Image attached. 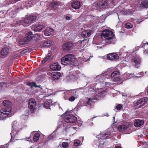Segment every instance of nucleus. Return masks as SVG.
<instances>
[{
    "label": "nucleus",
    "instance_id": "09e8293b",
    "mask_svg": "<svg viewBox=\"0 0 148 148\" xmlns=\"http://www.w3.org/2000/svg\"><path fill=\"white\" fill-rule=\"evenodd\" d=\"M103 93L102 92V93H100L98 94L96 96V99H99V97H98L99 96H100L101 95V94H103Z\"/></svg>",
    "mask_w": 148,
    "mask_h": 148
},
{
    "label": "nucleus",
    "instance_id": "774afa93",
    "mask_svg": "<svg viewBox=\"0 0 148 148\" xmlns=\"http://www.w3.org/2000/svg\"><path fill=\"white\" fill-rule=\"evenodd\" d=\"M147 15H148V13H147Z\"/></svg>",
    "mask_w": 148,
    "mask_h": 148
},
{
    "label": "nucleus",
    "instance_id": "473e14b6",
    "mask_svg": "<svg viewBox=\"0 0 148 148\" xmlns=\"http://www.w3.org/2000/svg\"><path fill=\"white\" fill-rule=\"evenodd\" d=\"M40 91L44 93V94H46L48 93V88H46L45 87H42L40 88Z\"/></svg>",
    "mask_w": 148,
    "mask_h": 148
},
{
    "label": "nucleus",
    "instance_id": "f704fd0d",
    "mask_svg": "<svg viewBox=\"0 0 148 148\" xmlns=\"http://www.w3.org/2000/svg\"><path fill=\"white\" fill-rule=\"evenodd\" d=\"M28 17L30 21H31V23L33 22L36 19V17L35 16L30 15Z\"/></svg>",
    "mask_w": 148,
    "mask_h": 148
},
{
    "label": "nucleus",
    "instance_id": "bf43d9fd",
    "mask_svg": "<svg viewBox=\"0 0 148 148\" xmlns=\"http://www.w3.org/2000/svg\"><path fill=\"white\" fill-rule=\"evenodd\" d=\"M26 139L27 141H29V138H26V139Z\"/></svg>",
    "mask_w": 148,
    "mask_h": 148
},
{
    "label": "nucleus",
    "instance_id": "423d86ee",
    "mask_svg": "<svg viewBox=\"0 0 148 148\" xmlns=\"http://www.w3.org/2000/svg\"><path fill=\"white\" fill-rule=\"evenodd\" d=\"M32 33L29 32L26 34L25 37L22 39L19 40V44L21 45H24L29 42L32 39Z\"/></svg>",
    "mask_w": 148,
    "mask_h": 148
},
{
    "label": "nucleus",
    "instance_id": "052dcab7",
    "mask_svg": "<svg viewBox=\"0 0 148 148\" xmlns=\"http://www.w3.org/2000/svg\"><path fill=\"white\" fill-rule=\"evenodd\" d=\"M84 61H87V60H89V58H88V60H84Z\"/></svg>",
    "mask_w": 148,
    "mask_h": 148
},
{
    "label": "nucleus",
    "instance_id": "69168bd1",
    "mask_svg": "<svg viewBox=\"0 0 148 148\" xmlns=\"http://www.w3.org/2000/svg\"><path fill=\"white\" fill-rule=\"evenodd\" d=\"M29 148H32V147L31 146Z\"/></svg>",
    "mask_w": 148,
    "mask_h": 148
},
{
    "label": "nucleus",
    "instance_id": "a19ab883",
    "mask_svg": "<svg viewBox=\"0 0 148 148\" xmlns=\"http://www.w3.org/2000/svg\"><path fill=\"white\" fill-rule=\"evenodd\" d=\"M68 144L67 143L64 142L62 144V147L65 148H66L68 147Z\"/></svg>",
    "mask_w": 148,
    "mask_h": 148
},
{
    "label": "nucleus",
    "instance_id": "79ce46f5",
    "mask_svg": "<svg viewBox=\"0 0 148 148\" xmlns=\"http://www.w3.org/2000/svg\"><path fill=\"white\" fill-rule=\"evenodd\" d=\"M77 98L74 96H72L69 98V100L70 101H73Z\"/></svg>",
    "mask_w": 148,
    "mask_h": 148
},
{
    "label": "nucleus",
    "instance_id": "9b49d317",
    "mask_svg": "<svg viewBox=\"0 0 148 148\" xmlns=\"http://www.w3.org/2000/svg\"><path fill=\"white\" fill-rule=\"evenodd\" d=\"M45 27V26L40 24L33 25L32 27V29L34 31L38 32L44 28Z\"/></svg>",
    "mask_w": 148,
    "mask_h": 148
},
{
    "label": "nucleus",
    "instance_id": "393cba45",
    "mask_svg": "<svg viewBox=\"0 0 148 148\" xmlns=\"http://www.w3.org/2000/svg\"><path fill=\"white\" fill-rule=\"evenodd\" d=\"M9 49L7 47L3 48L1 51V54L2 55L6 56L9 53Z\"/></svg>",
    "mask_w": 148,
    "mask_h": 148
},
{
    "label": "nucleus",
    "instance_id": "4be33fe9",
    "mask_svg": "<svg viewBox=\"0 0 148 148\" xmlns=\"http://www.w3.org/2000/svg\"><path fill=\"white\" fill-rule=\"evenodd\" d=\"M91 33L92 32L90 30H85L82 32V36L83 37H88L91 35Z\"/></svg>",
    "mask_w": 148,
    "mask_h": 148
},
{
    "label": "nucleus",
    "instance_id": "4468645a",
    "mask_svg": "<svg viewBox=\"0 0 148 148\" xmlns=\"http://www.w3.org/2000/svg\"><path fill=\"white\" fill-rule=\"evenodd\" d=\"M132 61L134 63L135 66L138 68L141 63V59L139 57H135L132 60Z\"/></svg>",
    "mask_w": 148,
    "mask_h": 148
},
{
    "label": "nucleus",
    "instance_id": "f3484780",
    "mask_svg": "<svg viewBox=\"0 0 148 148\" xmlns=\"http://www.w3.org/2000/svg\"><path fill=\"white\" fill-rule=\"evenodd\" d=\"M51 69L53 71L59 70L61 68L60 66L58 63H55L50 65Z\"/></svg>",
    "mask_w": 148,
    "mask_h": 148
},
{
    "label": "nucleus",
    "instance_id": "0eeeda50",
    "mask_svg": "<svg viewBox=\"0 0 148 148\" xmlns=\"http://www.w3.org/2000/svg\"><path fill=\"white\" fill-rule=\"evenodd\" d=\"M111 133L109 131H105L101 132L98 135L96 138L99 139L104 140L108 139V137L110 135Z\"/></svg>",
    "mask_w": 148,
    "mask_h": 148
},
{
    "label": "nucleus",
    "instance_id": "37998d69",
    "mask_svg": "<svg viewBox=\"0 0 148 148\" xmlns=\"http://www.w3.org/2000/svg\"><path fill=\"white\" fill-rule=\"evenodd\" d=\"M20 32V31L18 29H15L13 31V34L15 35L16 34L19 33Z\"/></svg>",
    "mask_w": 148,
    "mask_h": 148
},
{
    "label": "nucleus",
    "instance_id": "a18cd8bd",
    "mask_svg": "<svg viewBox=\"0 0 148 148\" xmlns=\"http://www.w3.org/2000/svg\"><path fill=\"white\" fill-rule=\"evenodd\" d=\"M122 108V106L121 104H119L116 106V108L118 110H120Z\"/></svg>",
    "mask_w": 148,
    "mask_h": 148
},
{
    "label": "nucleus",
    "instance_id": "f8f14e48",
    "mask_svg": "<svg viewBox=\"0 0 148 148\" xmlns=\"http://www.w3.org/2000/svg\"><path fill=\"white\" fill-rule=\"evenodd\" d=\"M107 57L108 59L111 60H116L119 58L118 55L114 53H110L108 54Z\"/></svg>",
    "mask_w": 148,
    "mask_h": 148
},
{
    "label": "nucleus",
    "instance_id": "e2e57ef3",
    "mask_svg": "<svg viewBox=\"0 0 148 148\" xmlns=\"http://www.w3.org/2000/svg\"><path fill=\"white\" fill-rule=\"evenodd\" d=\"M114 118H115L114 116L113 117V119H114Z\"/></svg>",
    "mask_w": 148,
    "mask_h": 148
},
{
    "label": "nucleus",
    "instance_id": "8fccbe9b",
    "mask_svg": "<svg viewBox=\"0 0 148 148\" xmlns=\"http://www.w3.org/2000/svg\"><path fill=\"white\" fill-rule=\"evenodd\" d=\"M128 75H129V76L127 77L128 78H130L133 77V74H129Z\"/></svg>",
    "mask_w": 148,
    "mask_h": 148
},
{
    "label": "nucleus",
    "instance_id": "2eb2a0df",
    "mask_svg": "<svg viewBox=\"0 0 148 148\" xmlns=\"http://www.w3.org/2000/svg\"><path fill=\"white\" fill-rule=\"evenodd\" d=\"M108 3L106 1H101L97 3V7L100 8V9H104L106 8L108 6Z\"/></svg>",
    "mask_w": 148,
    "mask_h": 148
},
{
    "label": "nucleus",
    "instance_id": "c756f323",
    "mask_svg": "<svg viewBox=\"0 0 148 148\" xmlns=\"http://www.w3.org/2000/svg\"><path fill=\"white\" fill-rule=\"evenodd\" d=\"M140 5L141 8L146 7L148 5V1L146 0H143Z\"/></svg>",
    "mask_w": 148,
    "mask_h": 148
},
{
    "label": "nucleus",
    "instance_id": "aec40b11",
    "mask_svg": "<svg viewBox=\"0 0 148 148\" xmlns=\"http://www.w3.org/2000/svg\"><path fill=\"white\" fill-rule=\"evenodd\" d=\"M144 122L143 120L137 119L134 122V125L136 127H139L142 125Z\"/></svg>",
    "mask_w": 148,
    "mask_h": 148
},
{
    "label": "nucleus",
    "instance_id": "49530a36",
    "mask_svg": "<svg viewBox=\"0 0 148 148\" xmlns=\"http://www.w3.org/2000/svg\"><path fill=\"white\" fill-rule=\"evenodd\" d=\"M53 72L51 71H49L47 72V74L51 77L53 75Z\"/></svg>",
    "mask_w": 148,
    "mask_h": 148
},
{
    "label": "nucleus",
    "instance_id": "7ed1b4c3",
    "mask_svg": "<svg viewBox=\"0 0 148 148\" xmlns=\"http://www.w3.org/2000/svg\"><path fill=\"white\" fill-rule=\"evenodd\" d=\"M21 127L22 125L19 124L16 121H14L12 123V132L10 133L11 138L10 141H12V139L14 138L15 135L17 133V131H18V129H21Z\"/></svg>",
    "mask_w": 148,
    "mask_h": 148
},
{
    "label": "nucleus",
    "instance_id": "39448f33",
    "mask_svg": "<svg viewBox=\"0 0 148 148\" xmlns=\"http://www.w3.org/2000/svg\"><path fill=\"white\" fill-rule=\"evenodd\" d=\"M63 116L64 121L67 123H73L75 122L77 120V118L69 112H66Z\"/></svg>",
    "mask_w": 148,
    "mask_h": 148
},
{
    "label": "nucleus",
    "instance_id": "20e7f679",
    "mask_svg": "<svg viewBox=\"0 0 148 148\" xmlns=\"http://www.w3.org/2000/svg\"><path fill=\"white\" fill-rule=\"evenodd\" d=\"M76 58L72 54L66 55L63 57L61 60V63L63 65L70 64L75 61Z\"/></svg>",
    "mask_w": 148,
    "mask_h": 148
},
{
    "label": "nucleus",
    "instance_id": "680f3d73",
    "mask_svg": "<svg viewBox=\"0 0 148 148\" xmlns=\"http://www.w3.org/2000/svg\"><path fill=\"white\" fill-rule=\"evenodd\" d=\"M26 92L28 94H31L30 92H28L27 91H26Z\"/></svg>",
    "mask_w": 148,
    "mask_h": 148
},
{
    "label": "nucleus",
    "instance_id": "ea45409f",
    "mask_svg": "<svg viewBox=\"0 0 148 148\" xmlns=\"http://www.w3.org/2000/svg\"><path fill=\"white\" fill-rule=\"evenodd\" d=\"M104 77L103 75H101L100 76H97L96 77L95 79H98V80H99L100 81H101V80H102L103 79V78H104Z\"/></svg>",
    "mask_w": 148,
    "mask_h": 148
},
{
    "label": "nucleus",
    "instance_id": "4c0bfd02",
    "mask_svg": "<svg viewBox=\"0 0 148 148\" xmlns=\"http://www.w3.org/2000/svg\"><path fill=\"white\" fill-rule=\"evenodd\" d=\"M81 143L80 140H74V145L75 146H77L79 145Z\"/></svg>",
    "mask_w": 148,
    "mask_h": 148
},
{
    "label": "nucleus",
    "instance_id": "5fc2aeb1",
    "mask_svg": "<svg viewBox=\"0 0 148 148\" xmlns=\"http://www.w3.org/2000/svg\"><path fill=\"white\" fill-rule=\"evenodd\" d=\"M125 46L123 48L121 49L120 51L121 52L123 51L124 50L123 48H125Z\"/></svg>",
    "mask_w": 148,
    "mask_h": 148
},
{
    "label": "nucleus",
    "instance_id": "de8ad7c7",
    "mask_svg": "<svg viewBox=\"0 0 148 148\" xmlns=\"http://www.w3.org/2000/svg\"><path fill=\"white\" fill-rule=\"evenodd\" d=\"M92 101H91V99L89 98L88 99V101L87 102V104L88 105H91V103Z\"/></svg>",
    "mask_w": 148,
    "mask_h": 148
},
{
    "label": "nucleus",
    "instance_id": "72a5a7b5",
    "mask_svg": "<svg viewBox=\"0 0 148 148\" xmlns=\"http://www.w3.org/2000/svg\"><path fill=\"white\" fill-rule=\"evenodd\" d=\"M40 135L38 133H36L33 137V140L34 142H37L39 139Z\"/></svg>",
    "mask_w": 148,
    "mask_h": 148
},
{
    "label": "nucleus",
    "instance_id": "6e6552de",
    "mask_svg": "<svg viewBox=\"0 0 148 148\" xmlns=\"http://www.w3.org/2000/svg\"><path fill=\"white\" fill-rule=\"evenodd\" d=\"M31 23V21H30L28 16L25 18L23 20L18 21L16 22V23L17 25H22L24 26H28Z\"/></svg>",
    "mask_w": 148,
    "mask_h": 148
},
{
    "label": "nucleus",
    "instance_id": "f03ea898",
    "mask_svg": "<svg viewBox=\"0 0 148 148\" xmlns=\"http://www.w3.org/2000/svg\"><path fill=\"white\" fill-rule=\"evenodd\" d=\"M102 36L105 38V41L107 44H110L113 42L114 40V34L111 31L106 29L102 33Z\"/></svg>",
    "mask_w": 148,
    "mask_h": 148
},
{
    "label": "nucleus",
    "instance_id": "bb28decb",
    "mask_svg": "<svg viewBox=\"0 0 148 148\" xmlns=\"http://www.w3.org/2000/svg\"><path fill=\"white\" fill-rule=\"evenodd\" d=\"M52 42L51 40H47L44 42L41 45L42 47H47L51 45Z\"/></svg>",
    "mask_w": 148,
    "mask_h": 148
},
{
    "label": "nucleus",
    "instance_id": "c9c22d12",
    "mask_svg": "<svg viewBox=\"0 0 148 148\" xmlns=\"http://www.w3.org/2000/svg\"><path fill=\"white\" fill-rule=\"evenodd\" d=\"M88 42V41L86 39H84V40H82L80 42V43H81V47L82 48H83L84 47H85V44H86V43Z\"/></svg>",
    "mask_w": 148,
    "mask_h": 148
},
{
    "label": "nucleus",
    "instance_id": "ddd939ff",
    "mask_svg": "<svg viewBox=\"0 0 148 148\" xmlns=\"http://www.w3.org/2000/svg\"><path fill=\"white\" fill-rule=\"evenodd\" d=\"M73 45L71 43L68 42L64 43L62 46L64 50L67 51L70 50L72 47Z\"/></svg>",
    "mask_w": 148,
    "mask_h": 148
},
{
    "label": "nucleus",
    "instance_id": "9d476101",
    "mask_svg": "<svg viewBox=\"0 0 148 148\" xmlns=\"http://www.w3.org/2000/svg\"><path fill=\"white\" fill-rule=\"evenodd\" d=\"M29 107L31 109L32 112L35 109L36 105V101L33 98L30 99L29 101Z\"/></svg>",
    "mask_w": 148,
    "mask_h": 148
},
{
    "label": "nucleus",
    "instance_id": "338daca9",
    "mask_svg": "<svg viewBox=\"0 0 148 148\" xmlns=\"http://www.w3.org/2000/svg\"><path fill=\"white\" fill-rule=\"evenodd\" d=\"M23 139H21V140H23Z\"/></svg>",
    "mask_w": 148,
    "mask_h": 148
},
{
    "label": "nucleus",
    "instance_id": "412c9836",
    "mask_svg": "<svg viewBox=\"0 0 148 148\" xmlns=\"http://www.w3.org/2000/svg\"><path fill=\"white\" fill-rule=\"evenodd\" d=\"M72 7L75 9H78L81 6L80 2L78 1H74L71 3Z\"/></svg>",
    "mask_w": 148,
    "mask_h": 148
},
{
    "label": "nucleus",
    "instance_id": "3c124183",
    "mask_svg": "<svg viewBox=\"0 0 148 148\" xmlns=\"http://www.w3.org/2000/svg\"><path fill=\"white\" fill-rule=\"evenodd\" d=\"M103 82H104V81H103ZM104 83L106 84V86H109L111 84V83L109 82H104Z\"/></svg>",
    "mask_w": 148,
    "mask_h": 148
},
{
    "label": "nucleus",
    "instance_id": "2f4dec72",
    "mask_svg": "<svg viewBox=\"0 0 148 148\" xmlns=\"http://www.w3.org/2000/svg\"><path fill=\"white\" fill-rule=\"evenodd\" d=\"M42 35L36 34H34L33 36L34 38L36 40H39L42 39Z\"/></svg>",
    "mask_w": 148,
    "mask_h": 148
},
{
    "label": "nucleus",
    "instance_id": "603ef678",
    "mask_svg": "<svg viewBox=\"0 0 148 148\" xmlns=\"http://www.w3.org/2000/svg\"><path fill=\"white\" fill-rule=\"evenodd\" d=\"M71 17L70 16H66V19L68 20H70V19Z\"/></svg>",
    "mask_w": 148,
    "mask_h": 148
},
{
    "label": "nucleus",
    "instance_id": "4d7b16f0",
    "mask_svg": "<svg viewBox=\"0 0 148 148\" xmlns=\"http://www.w3.org/2000/svg\"><path fill=\"white\" fill-rule=\"evenodd\" d=\"M115 148H121V147L119 146H115Z\"/></svg>",
    "mask_w": 148,
    "mask_h": 148
},
{
    "label": "nucleus",
    "instance_id": "58836bf2",
    "mask_svg": "<svg viewBox=\"0 0 148 148\" xmlns=\"http://www.w3.org/2000/svg\"><path fill=\"white\" fill-rule=\"evenodd\" d=\"M125 27L127 29H130L133 27L132 25L129 23H126L125 25Z\"/></svg>",
    "mask_w": 148,
    "mask_h": 148
},
{
    "label": "nucleus",
    "instance_id": "6ab92c4d",
    "mask_svg": "<svg viewBox=\"0 0 148 148\" xmlns=\"http://www.w3.org/2000/svg\"><path fill=\"white\" fill-rule=\"evenodd\" d=\"M53 56L52 55L51 53H48L47 56L41 61V62L42 63H44L47 61H49L51 60Z\"/></svg>",
    "mask_w": 148,
    "mask_h": 148
},
{
    "label": "nucleus",
    "instance_id": "1a4fd4ad",
    "mask_svg": "<svg viewBox=\"0 0 148 148\" xmlns=\"http://www.w3.org/2000/svg\"><path fill=\"white\" fill-rule=\"evenodd\" d=\"M147 99V98L145 97L142 98L134 104V106L137 107V108H140L141 106H143L146 103Z\"/></svg>",
    "mask_w": 148,
    "mask_h": 148
},
{
    "label": "nucleus",
    "instance_id": "c03bdc74",
    "mask_svg": "<svg viewBox=\"0 0 148 148\" xmlns=\"http://www.w3.org/2000/svg\"><path fill=\"white\" fill-rule=\"evenodd\" d=\"M21 119L25 120L27 119V116L26 115H22L21 116Z\"/></svg>",
    "mask_w": 148,
    "mask_h": 148
},
{
    "label": "nucleus",
    "instance_id": "e433bc0d",
    "mask_svg": "<svg viewBox=\"0 0 148 148\" xmlns=\"http://www.w3.org/2000/svg\"><path fill=\"white\" fill-rule=\"evenodd\" d=\"M72 95H73V96L77 98L78 97V91L77 90H73L71 92Z\"/></svg>",
    "mask_w": 148,
    "mask_h": 148
},
{
    "label": "nucleus",
    "instance_id": "13d9d810",
    "mask_svg": "<svg viewBox=\"0 0 148 148\" xmlns=\"http://www.w3.org/2000/svg\"><path fill=\"white\" fill-rule=\"evenodd\" d=\"M111 3H112L113 4H114L115 3L114 2V0H113V1H111Z\"/></svg>",
    "mask_w": 148,
    "mask_h": 148
},
{
    "label": "nucleus",
    "instance_id": "864d4df0",
    "mask_svg": "<svg viewBox=\"0 0 148 148\" xmlns=\"http://www.w3.org/2000/svg\"><path fill=\"white\" fill-rule=\"evenodd\" d=\"M147 44V45H148V42H146V43H144L143 42L142 43V46H145V45Z\"/></svg>",
    "mask_w": 148,
    "mask_h": 148
},
{
    "label": "nucleus",
    "instance_id": "b1692460",
    "mask_svg": "<svg viewBox=\"0 0 148 148\" xmlns=\"http://www.w3.org/2000/svg\"><path fill=\"white\" fill-rule=\"evenodd\" d=\"M60 73L59 72H53V75L51 77L53 80H58L60 77Z\"/></svg>",
    "mask_w": 148,
    "mask_h": 148
},
{
    "label": "nucleus",
    "instance_id": "a211bd4d",
    "mask_svg": "<svg viewBox=\"0 0 148 148\" xmlns=\"http://www.w3.org/2000/svg\"><path fill=\"white\" fill-rule=\"evenodd\" d=\"M54 33L53 30L49 27L47 28L44 31L45 35L46 36H49Z\"/></svg>",
    "mask_w": 148,
    "mask_h": 148
},
{
    "label": "nucleus",
    "instance_id": "0e129e2a",
    "mask_svg": "<svg viewBox=\"0 0 148 148\" xmlns=\"http://www.w3.org/2000/svg\"><path fill=\"white\" fill-rule=\"evenodd\" d=\"M105 116H108V114H107V115H106Z\"/></svg>",
    "mask_w": 148,
    "mask_h": 148
},
{
    "label": "nucleus",
    "instance_id": "6e6d98bb",
    "mask_svg": "<svg viewBox=\"0 0 148 148\" xmlns=\"http://www.w3.org/2000/svg\"><path fill=\"white\" fill-rule=\"evenodd\" d=\"M144 54L145 55H146L147 54V52L146 50H145L144 52Z\"/></svg>",
    "mask_w": 148,
    "mask_h": 148
},
{
    "label": "nucleus",
    "instance_id": "cd10ccee",
    "mask_svg": "<svg viewBox=\"0 0 148 148\" xmlns=\"http://www.w3.org/2000/svg\"><path fill=\"white\" fill-rule=\"evenodd\" d=\"M60 4L59 2L53 1L52 2L50 5L51 8L55 10L57 8V6Z\"/></svg>",
    "mask_w": 148,
    "mask_h": 148
},
{
    "label": "nucleus",
    "instance_id": "5701e85b",
    "mask_svg": "<svg viewBox=\"0 0 148 148\" xmlns=\"http://www.w3.org/2000/svg\"><path fill=\"white\" fill-rule=\"evenodd\" d=\"M52 101L51 100H48L44 103L43 106L46 108H49L52 105Z\"/></svg>",
    "mask_w": 148,
    "mask_h": 148
},
{
    "label": "nucleus",
    "instance_id": "7c9ffc66",
    "mask_svg": "<svg viewBox=\"0 0 148 148\" xmlns=\"http://www.w3.org/2000/svg\"><path fill=\"white\" fill-rule=\"evenodd\" d=\"M27 85L28 86H31V88H29L28 89L30 91L31 90L33 86H34L35 87H38L39 88H40V85L38 86H37L35 83L34 82L28 83L27 84Z\"/></svg>",
    "mask_w": 148,
    "mask_h": 148
},
{
    "label": "nucleus",
    "instance_id": "a878e982",
    "mask_svg": "<svg viewBox=\"0 0 148 148\" xmlns=\"http://www.w3.org/2000/svg\"><path fill=\"white\" fill-rule=\"evenodd\" d=\"M66 79L68 80V81H74L77 79V78L74 75H72L69 76L66 78Z\"/></svg>",
    "mask_w": 148,
    "mask_h": 148
},
{
    "label": "nucleus",
    "instance_id": "c85d7f7f",
    "mask_svg": "<svg viewBox=\"0 0 148 148\" xmlns=\"http://www.w3.org/2000/svg\"><path fill=\"white\" fill-rule=\"evenodd\" d=\"M128 126L126 125H123L119 126L118 127V130L119 131H123L126 130Z\"/></svg>",
    "mask_w": 148,
    "mask_h": 148
},
{
    "label": "nucleus",
    "instance_id": "dca6fc26",
    "mask_svg": "<svg viewBox=\"0 0 148 148\" xmlns=\"http://www.w3.org/2000/svg\"><path fill=\"white\" fill-rule=\"evenodd\" d=\"M119 74V72L117 71H114L113 72L111 75V77L112 78L114 79V81H117L119 79L117 76Z\"/></svg>",
    "mask_w": 148,
    "mask_h": 148
},
{
    "label": "nucleus",
    "instance_id": "f257e3e1",
    "mask_svg": "<svg viewBox=\"0 0 148 148\" xmlns=\"http://www.w3.org/2000/svg\"><path fill=\"white\" fill-rule=\"evenodd\" d=\"M3 103L6 108L0 111V120L10 117L12 114L11 103L9 101L4 100Z\"/></svg>",
    "mask_w": 148,
    "mask_h": 148
}]
</instances>
